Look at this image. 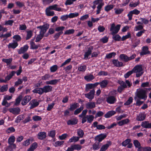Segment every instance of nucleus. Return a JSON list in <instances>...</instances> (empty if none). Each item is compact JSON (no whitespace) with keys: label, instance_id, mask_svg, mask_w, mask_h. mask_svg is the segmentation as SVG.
<instances>
[{"label":"nucleus","instance_id":"obj_23","mask_svg":"<svg viewBox=\"0 0 151 151\" xmlns=\"http://www.w3.org/2000/svg\"><path fill=\"white\" fill-rule=\"evenodd\" d=\"M34 141V139L32 137H30L23 142V146L25 147L29 145Z\"/></svg>","mask_w":151,"mask_h":151},{"label":"nucleus","instance_id":"obj_27","mask_svg":"<svg viewBox=\"0 0 151 151\" xmlns=\"http://www.w3.org/2000/svg\"><path fill=\"white\" fill-rule=\"evenodd\" d=\"M86 107L87 109H92L96 107V104L94 102H88L86 104Z\"/></svg>","mask_w":151,"mask_h":151},{"label":"nucleus","instance_id":"obj_58","mask_svg":"<svg viewBox=\"0 0 151 151\" xmlns=\"http://www.w3.org/2000/svg\"><path fill=\"white\" fill-rule=\"evenodd\" d=\"M62 32H58L55 34L53 36V37L55 40H57L59 38L60 35H61Z\"/></svg>","mask_w":151,"mask_h":151},{"label":"nucleus","instance_id":"obj_60","mask_svg":"<svg viewBox=\"0 0 151 151\" xmlns=\"http://www.w3.org/2000/svg\"><path fill=\"white\" fill-rule=\"evenodd\" d=\"M134 144L135 147L137 148H139L141 147V145L139 141L137 140H134Z\"/></svg>","mask_w":151,"mask_h":151},{"label":"nucleus","instance_id":"obj_8","mask_svg":"<svg viewBox=\"0 0 151 151\" xmlns=\"http://www.w3.org/2000/svg\"><path fill=\"white\" fill-rule=\"evenodd\" d=\"M106 136L107 135L106 134L102 133L95 137V139L96 140H98L99 141V143L105 138Z\"/></svg>","mask_w":151,"mask_h":151},{"label":"nucleus","instance_id":"obj_55","mask_svg":"<svg viewBox=\"0 0 151 151\" xmlns=\"http://www.w3.org/2000/svg\"><path fill=\"white\" fill-rule=\"evenodd\" d=\"M83 109V106H80L79 108L77 109L74 111V114L75 115H77L80 113Z\"/></svg>","mask_w":151,"mask_h":151},{"label":"nucleus","instance_id":"obj_61","mask_svg":"<svg viewBox=\"0 0 151 151\" xmlns=\"http://www.w3.org/2000/svg\"><path fill=\"white\" fill-rule=\"evenodd\" d=\"M116 55V53L115 52H112L106 55V58L107 59H110L112 58L113 57H114Z\"/></svg>","mask_w":151,"mask_h":151},{"label":"nucleus","instance_id":"obj_53","mask_svg":"<svg viewBox=\"0 0 151 151\" xmlns=\"http://www.w3.org/2000/svg\"><path fill=\"white\" fill-rule=\"evenodd\" d=\"M131 37V35L130 32H128L127 34L125 36H123L121 38V40L122 41H124L126 40L129 38H130Z\"/></svg>","mask_w":151,"mask_h":151},{"label":"nucleus","instance_id":"obj_62","mask_svg":"<svg viewBox=\"0 0 151 151\" xmlns=\"http://www.w3.org/2000/svg\"><path fill=\"white\" fill-rule=\"evenodd\" d=\"M93 149L94 150H97L100 148L99 143H95L92 145Z\"/></svg>","mask_w":151,"mask_h":151},{"label":"nucleus","instance_id":"obj_52","mask_svg":"<svg viewBox=\"0 0 151 151\" xmlns=\"http://www.w3.org/2000/svg\"><path fill=\"white\" fill-rule=\"evenodd\" d=\"M86 117L88 122L90 123H91L92 122L94 118L93 116L92 115H87Z\"/></svg>","mask_w":151,"mask_h":151},{"label":"nucleus","instance_id":"obj_46","mask_svg":"<svg viewBox=\"0 0 151 151\" xmlns=\"http://www.w3.org/2000/svg\"><path fill=\"white\" fill-rule=\"evenodd\" d=\"M15 140V137L14 136H10L8 139V143L9 145H12L13 143Z\"/></svg>","mask_w":151,"mask_h":151},{"label":"nucleus","instance_id":"obj_13","mask_svg":"<svg viewBox=\"0 0 151 151\" xmlns=\"http://www.w3.org/2000/svg\"><path fill=\"white\" fill-rule=\"evenodd\" d=\"M52 87L50 85H46L42 88L44 93H47L51 91H52Z\"/></svg>","mask_w":151,"mask_h":151},{"label":"nucleus","instance_id":"obj_24","mask_svg":"<svg viewBox=\"0 0 151 151\" xmlns=\"http://www.w3.org/2000/svg\"><path fill=\"white\" fill-rule=\"evenodd\" d=\"M42 88H36L32 91V92L34 93H38L40 95H42L43 93Z\"/></svg>","mask_w":151,"mask_h":151},{"label":"nucleus","instance_id":"obj_14","mask_svg":"<svg viewBox=\"0 0 151 151\" xmlns=\"http://www.w3.org/2000/svg\"><path fill=\"white\" fill-rule=\"evenodd\" d=\"M133 73H137V72H141L142 71V66L141 65H136L132 70Z\"/></svg>","mask_w":151,"mask_h":151},{"label":"nucleus","instance_id":"obj_45","mask_svg":"<svg viewBox=\"0 0 151 151\" xmlns=\"http://www.w3.org/2000/svg\"><path fill=\"white\" fill-rule=\"evenodd\" d=\"M55 130H53L49 131L48 134V135L52 138H54L55 137Z\"/></svg>","mask_w":151,"mask_h":151},{"label":"nucleus","instance_id":"obj_22","mask_svg":"<svg viewBox=\"0 0 151 151\" xmlns=\"http://www.w3.org/2000/svg\"><path fill=\"white\" fill-rule=\"evenodd\" d=\"M111 145V141H108L107 143L102 146L100 151H105L107 150L110 145Z\"/></svg>","mask_w":151,"mask_h":151},{"label":"nucleus","instance_id":"obj_57","mask_svg":"<svg viewBox=\"0 0 151 151\" xmlns=\"http://www.w3.org/2000/svg\"><path fill=\"white\" fill-rule=\"evenodd\" d=\"M58 66L57 65H54L50 67V71L51 72H54L58 70Z\"/></svg>","mask_w":151,"mask_h":151},{"label":"nucleus","instance_id":"obj_35","mask_svg":"<svg viewBox=\"0 0 151 151\" xmlns=\"http://www.w3.org/2000/svg\"><path fill=\"white\" fill-rule=\"evenodd\" d=\"M16 73V72L14 71H12L9 73V75H7L5 78V79L6 81H9L14 76Z\"/></svg>","mask_w":151,"mask_h":151},{"label":"nucleus","instance_id":"obj_21","mask_svg":"<svg viewBox=\"0 0 151 151\" xmlns=\"http://www.w3.org/2000/svg\"><path fill=\"white\" fill-rule=\"evenodd\" d=\"M31 102L32 103V104H31V105L30 107V109H32L36 107L39 104V102L37 101V100L35 99H32L31 101Z\"/></svg>","mask_w":151,"mask_h":151},{"label":"nucleus","instance_id":"obj_4","mask_svg":"<svg viewBox=\"0 0 151 151\" xmlns=\"http://www.w3.org/2000/svg\"><path fill=\"white\" fill-rule=\"evenodd\" d=\"M95 93V90L94 89H92L90 91L89 93H85L84 95L86 98L89 99L90 101H91L94 97Z\"/></svg>","mask_w":151,"mask_h":151},{"label":"nucleus","instance_id":"obj_3","mask_svg":"<svg viewBox=\"0 0 151 151\" xmlns=\"http://www.w3.org/2000/svg\"><path fill=\"white\" fill-rule=\"evenodd\" d=\"M131 140L130 139H127L122 143V145L123 146L126 147L127 145V148H131L132 147V144L131 142Z\"/></svg>","mask_w":151,"mask_h":151},{"label":"nucleus","instance_id":"obj_42","mask_svg":"<svg viewBox=\"0 0 151 151\" xmlns=\"http://www.w3.org/2000/svg\"><path fill=\"white\" fill-rule=\"evenodd\" d=\"M65 28V27L63 26H58L55 28V31L58 32H61L62 34L63 33V31Z\"/></svg>","mask_w":151,"mask_h":151},{"label":"nucleus","instance_id":"obj_11","mask_svg":"<svg viewBox=\"0 0 151 151\" xmlns=\"http://www.w3.org/2000/svg\"><path fill=\"white\" fill-rule=\"evenodd\" d=\"M31 99V97L30 96H26L22 101L21 103L22 105L23 106L26 105L30 101Z\"/></svg>","mask_w":151,"mask_h":151},{"label":"nucleus","instance_id":"obj_38","mask_svg":"<svg viewBox=\"0 0 151 151\" xmlns=\"http://www.w3.org/2000/svg\"><path fill=\"white\" fill-rule=\"evenodd\" d=\"M51 10L47 8L45 10V13L46 15L48 16H52L55 14L54 11H51Z\"/></svg>","mask_w":151,"mask_h":151},{"label":"nucleus","instance_id":"obj_7","mask_svg":"<svg viewBox=\"0 0 151 151\" xmlns=\"http://www.w3.org/2000/svg\"><path fill=\"white\" fill-rule=\"evenodd\" d=\"M116 101V98L114 96H109L106 99L107 102L110 104H114Z\"/></svg>","mask_w":151,"mask_h":151},{"label":"nucleus","instance_id":"obj_16","mask_svg":"<svg viewBox=\"0 0 151 151\" xmlns=\"http://www.w3.org/2000/svg\"><path fill=\"white\" fill-rule=\"evenodd\" d=\"M141 126L145 128H151V123H149L148 121H145L141 123Z\"/></svg>","mask_w":151,"mask_h":151},{"label":"nucleus","instance_id":"obj_48","mask_svg":"<svg viewBox=\"0 0 151 151\" xmlns=\"http://www.w3.org/2000/svg\"><path fill=\"white\" fill-rule=\"evenodd\" d=\"M12 58H9V59L3 58L2 59V61L6 63L7 65H9L12 62Z\"/></svg>","mask_w":151,"mask_h":151},{"label":"nucleus","instance_id":"obj_34","mask_svg":"<svg viewBox=\"0 0 151 151\" xmlns=\"http://www.w3.org/2000/svg\"><path fill=\"white\" fill-rule=\"evenodd\" d=\"M16 131L15 129L13 127H11L8 128L6 130V133L7 134H10Z\"/></svg>","mask_w":151,"mask_h":151},{"label":"nucleus","instance_id":"obj_49","mask_svg":"<svg viewBox=\"0 0 151 151\" xmlns=\"http://www.w3.org/2000/svg\"><path fill=\"white\" fill-rule=\"evenodd\" d=\"M114 7V5L112 4L108 5L105 7V10L108 12L113 9Z\"/></svg>","mask_w":151,"mask_h":151},{"label":"nucleus","instance_id":"obj_54","mask_svg":"<svg viewBox=\"0 0 151 151\" xmlns=\"http://www.w3.org/2000/svg\"><path fill=\"white\" fill-rule=\"evenodd\" d=\"M77 133L78 137L80 138L82 137L84 134L83 131L81 129H78L77 131Z\"/></svg>","mask_w":151,"mask_h":151},{"label":"nucleus","instance_id":"obj_63","mask_svg":"<svg viewBox=\"0 0 151 151\" xmlns=\"http://www.w3.org/2000/svg\"><path fill=\"white\" fill-rule=\"evenodd\" d=\"M86 69V66L84 65H81L78 67V70L80 71L84 72Z\"/></svg>","mask_w":151,"mask_h":151},{"label":"nucleus","instance_id":"obj_59","mask_svg":"<svg viewBox=\"0 0 151 151\" xmlns=\"http://www.w3.org/2000/svg\"><path fill=\"white\" fill-rule=\"evenodd\" d=\"M44 35L41 34V33H40L39 35H38L37 37L36 38L35 42H39L41 40H42Z\"/></svg>","mask_w":151,"mask_h":151},{"label":"nucleus","instance_id":"obj_9","mask_svg":"<svg viewBox=\"0 0 151 151\" xmlns=\"http://www.w3.org/2000/svg\"><path fill=\"white\" fill-rule=\"evenodd\" d=\"M29 46L27 45H26L22 47L18 50V54H21L25 53L28 50L29 48Z\"/></svg>","mask_w":151,"mask_h":151},{"label":"nucleus","instance_id":"obj_50","mask_svg":"<svg viewBox=\"0 0 151 151\" xmlns=\"http://www.w3.org/2000/svg\"><path fill=\"white\" fill-rule=\"evenodd\" d=\"M75 32L74 29H69L66 30L64 33V35H70L73 34Z\"/></svg>","mask_w":151,"mask_h":151},{"label":"nucleus","instance_id":"obj_15","mask_svg":"<svg viewBox=\"0 0 151 151\" xmlns=\"http://www.w3.org/2000/svg\"><path fill=\"white\" fill-rule=\"evenodd\" d=\"M49 24H43V27L40 32V33H41V34L44 35V34L49 29Z\"/></svg>","mask_w":151,"mask_h":151},{"label":"nucleus","instance_id":"obj_51","mask_svg":"<svg viewBox=\"0 0 151 151\" xmlns=\"http://www.w3.org/2000/svg\"><path fill=\"white\" fill-rule=\"evenodd\" d=\"M104 5V3H101L99 4V5L97 6V9L96 10V14H99L100 13V12L101 10V9L102 8L103 6Z\"/></svg>","mask_w":151,"mask_h":151},{"label":"nucleus","instance_id":"obj_1","mask_svg":"<svg viewBox=\"0 0 151 151\" xmlns=\"http://www.w3.org/2000/svg\"><path fill=\"white\" fill-rule=\"evenodd\" d=\"M121 25L118 24L116 26L114 23H113L111 25V27L110 29V31L111 32V34L114 35L118 33L120 30Z\"/></svg>","mask_w":151,"mask_h":151},{"label":"nucleus","instance_id":"obj_19","mask_svg":"<svg viewBox=\"0 0 151 151\" xmlns=\"http://www.w3.org/2000/svg\"><path fill=\"white\" fill-rule=\"evenodd\" d=\"M112 62L114 65L116 67H120L123 66V63L122 62L119 61L118 60H113Z\"/></svg>","mask_w":151,"mask_h":151},{"label":"nucleus","instance_id":"obj_43","mask_svg":"<svg viewBox=\"0 0 151 151\" xmlns=\"http://www.w3.org/2000/svg\"><path fill=\"white\" fill-rule=\"evenodd\" d=\"M112 39L115 41H119L121 39V37L118 34L113 35Z\"/></svg>","mask_w":151,"mask_h":151},{"label":"nucleus","instance_id":"obj_64","mask_svg":"<svg viewBox=\"0 0 151 151\" xmlns=\"http://www.w3.org/2000/svg\"><path fill=\"white\" fill-rule=\"evenodd\" d=\"M24 116L23 115H19L17 116L15 122L17 123L19 122L20 121L24 119Z\"/></svg>","mask_w":151,"mask_h":151},{"label":"nucleus","instance_id":"obj_39","mask_svg":"<svg viewBox=\"0 0 151 151\" xmlns=\"http://www.w3.org/2000/svg\"><path fill=\"white\" fill-rule=\"evenodd\" d=\"M93 83L87 84L86 85L85 91L86 92H88L90 89H94Z\"/></svg>","mask_w":151,"mask_h":151},{"label":"nucleus","instance_id":"obj_33","mask_svg":"<svg viewBox=\"0 0 151 151\" xmlns=\"http://www.w3.org/2000/svg\"><path fill=\"white\" fill-rule=\"evenodd\" d=\"M79 139L80 137L78 136H73L69 139L68 142L69 143L76 142L79 140Z\"/></svg>","mask_w":151,"mask_h":151},{"label":"nucleus","instance_id":"obj_26","mask_svg":"<svg viewBox=\"0 0 151 151\" xmlns=\"http://www.w3.org/2000/svg\"><path fill=\"white\" fill-rule=\"evenodd\" d=\"M78 123V120L76 118H73L69 120L67 122L68 125H73L76 124Z\"/></svg>","mask_w":151,"mask_h":151},{"label":"nucleus","instance_id":"obj_40","mask_svg":"<svg viewBox=\"0 0 151 151\" xmlns=\"http://www.w3.org/2000/svg\"><path fill=\"white\" fill-rule=\"evenodd\" d=\"M73 151L74 150H76L79 151L82 148V147L79 144H74L71 145Z\"/></svg>","mask_w":151,"mask_h":151},{"label":"nucleus","instance_id":"obj_56","mask_svg":"<svg viewBox=\"0 0 151 151\" xmlns=\"http://www.w3.org/2000/svg\"><path fill=\"white\" fill-rule=\"evenodd\" d=\"M72 68V66L70 65L66 67H63V69L67 73H69L70 71L71 70Z\"/></svg>","mask_w":151,"mask_h":151},{"label":"nucleus","instance_id":"obj_10","mask_svg":"<svg viewBox=\"0 0 151 151\" xmlns=\"http://www.w3.org/2000/svg\"><path fill=\"white\" fill-rule=\"evenodd\" d=\"M37 137L39 139L42 140L46 138L47 136L46 133L44 132H40L37 135Z\"/></svg>","mask_w":151,"mask_h":151},{"label":"nucleus","instance_id":"obj_31","mask_svg":"<svg viewBox=\"0 0 151 151\" xmlns=\"http://www.w3.org/2000/svg\"><path fill=\"white\" fill-rule=\"evenodd\" d=\"M59 82V80L56 79L52 80L49 81H47L46 82V83L47 85H55Z\"/></svg>","mask_w":151,"mask_h":151},{"label":"nucleus","instance_id":"obj_30","mask_svg":"<svg viewBox=\"0 0 151 151\" xmlns=\"http://www.w3.org/2000/svg\"><path fill=\"white\" fill-rule=\"evenodd\" d=\"M116 113V112L114 110L109 111L105 114L104 116L106 118H109L114 115Z\"/></svg>","mask_w":151,"mask_h":151},{"label":"nucleus","instance_id":"obj_5","mask_svg":"<svg viewBox=\"0 0 151 151\" xmlns=\"http://www.w3.org/2000/svg\"><path fill=\"white\" fill-rule=\"evenodd\" d=\"M150 52L149 50V47L147 46H143L142 48V51L140 53V55L141 56L150 54Z\"/></svg>","mask_w":151,"mask_h":151},{"label":"nucleus","instance_id":"obj_25","mask_svg":"<svg viewBox=\"0 0 151 151\" xmlns=\"http://www.w3.org/2000/svg\"><path fill=\"white\" fill-rule=\"evenodd\" d=\"M38 147L37 142H34L32 143L27 150V151H34Z\"/></svg>","mask_w":151,"mask_h":151},{"label":"nucleus","instance_id":"obj_32","mask_svg":"<svg viewBox=\"0 0 151 151\" xmlns=\"http://www.w3.org/2000/svg\"><path fill=\"white\" fill-rule=\"evenodd\" d=\"M119 58L121 60L124 61L125 62H127L129 61L128 57L124 54H120Z\"/></svg>","mask_w":151,"mask_h":151},{"label":"nucleus","instance_id":"obj_20","mask_svg":"<svg viewBox=\"0 0 151 151\" xmlns=\"http://www.w3.org/2000/svg\"><path fill=\"white\" fill-rule=\"evenodd\" d=\"M79 106V104L78 103L75 102L72 104H70V108L68 109L69 110L71 111H74Z\"/></svg>","mask_w":151,"mask_h":151},{"label":"nucleus","instance_id":"obj_36","mask_svg":"<svg viewBox=\"0 0 151 151\" xmlns=\"http://www.w3.org/2000/svg\"><path fill=\"white\" fill-rule=\"evenodd\" d=\"M18 44L17 42L13 43H10L8 45V47L9 48H12L13 49L15 48L18 46Z\"/></svg>","mask_w":151,"mask_h":151},{"label":"nucleus","instance_id":"obj_37","mask_svg":"<svg viewBox=\"0 0 151 151\" xmlns=\"http://www.w3.org/2000/svg\"><path fill=\"white\" fill-rule=\"evenodd\" d=\"M33 31L29 30L27 31V34L26 37V40H29L33 36Z\"/></svg>","mask_w":151,"mask_h":151},{"label":"nucleus","instance_id":"obj_6","mask_svg":"<svg viewBox=\"0 0 151 151\" xmlns=\"http://www.w3.org/2000/svg\"><path fill=\"white\" fill-rule=\"evenodd\" d=\"M9 111L14 115H18L20 113V109L19 107L11 108L9 109Z\"/></svg>","mask_w":151,"mask_h":151},{"label":"nucleus","instance_id":"obj_2","mask_svg":"<svg viewBox=\"0 0 151 151\" xmlns=\"http://www.w3.org/2000/svg\"><path fill=\"white\" fill-rule=\"evenodd\" d=\"M136 96L139 99H144V100L146 99L147 97L146 91L142 89H141L137 92Z\"/></svg>","mask_w":151,"mask_h":151},{"label":"nucleus","instance_id":"obj_12","mask_svg":"<svg viewBox=\"0 0 151 151\" xmlns=\"http://www.w3.org/2000/svg\"><path fill=\"white\" fill-rule=\"evenodd\" d=\"M98 122H94L92 126L94 127H96L97 129L99 130L104 129H105V127L102 124L98 125Z\"/></svg>","mask_w":151,"mask_h":151},{"label":"nucleus","instance_id":"obj_41","mask_svg":"<svg viewBox=\"0 0 151 151\" xmlns=\"http://www.w3.org/2000/svg\"><path fill=\"white\" fill-rule=\"evenodd\" d=\"M94 78V77L92 74L85 76L84 77V79L88 81H89L93 80Z\"/></svg>","mask_w":151,"mask_h":151},{"label":"nucleus","instance_id":"obj_17","mask_svg":"<svg viewBox=\"0 0 151 151\" xmlns=\"http://www.w3.org/2000/svg\"><path fill=\"white\" fill-rule=\"evenodd\" d=\"M146 115L142 113H140L137 115L136 118V120L138 121H142L144 120L146 118Z\"/></svg>","mask_w":151,"mask_h":151},{"label":"nucleus","instance_id":"obj_18","mask_svg":"<svg viewBox=\"0 0 151 151\" xmlns=\"http://www.w3.org/2000/svg\"><path fill=\"white\" fill-rule=\"evenodd\" d=\"M58 5L57 4H55L54 5L49 6L47 8L50 10H53L56 11L60 12L61 11V8L60 7H57Z\"/></svg>","mask_w":151,"mask_h":151},{"label":"nucleus","instance_id":"obj_28","mask_svg":"<svg viewBox=\"0 0 151 151\" xmlns=\"http://www.w3.org/2000/svg\"><path fill=\"white\" fill-rule=\"evenodd\" d=\"M109 81L108 80H104L99 82V85L101 88H104L106 87Z\"/></svg>","mask_w":151,"mask_h":151},{"label":"nucleus","instance_id":"obj_44","mask_svg":"<svg viewBox=\"0 0 151 151\" xmlns=\"http://www.w3.org/2000/svg\"><path fill=\"white\" fill-rule=\"evenodd\" d=\"M22 98V97L21 95L19 96L15 100V103L14 105L16 106L18 105L19 104Z\"/></svg>","mask_w":151,"mask_h":151},{"label":"nucleus","instance_id":"obj_47","mask_svg":"<svg viewBox=\"0 0 151 151\" xmlns=\"http://www.w3.org/2000/svg\"><path fill=\"white\" fill-rule=\"evenodd\" d=\"M8 89V85L7 84L4 85L0 88V92L2 93L6 91Z\"/></svg>","mask_w":151,"mask_h":151},{"label":"nucleus","instance_id":"obj_29","mask_svg":"<svg viewBox=\"0 0 151 151\" xmlns=\"http://www.w3.org/2000/svg\"><path fill=\"white\" fill-rule=\"evenodd\" d=\"M30 44V49H37L39 46V45H36L35 42L33 41L32 40H31Z\"/></svg>","mask_w":151,"mask_h":151}]
</instances>
